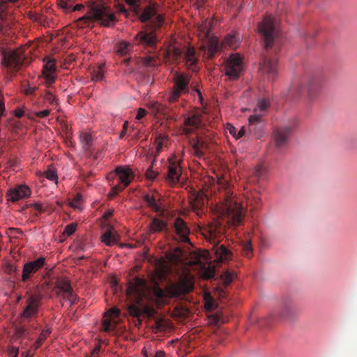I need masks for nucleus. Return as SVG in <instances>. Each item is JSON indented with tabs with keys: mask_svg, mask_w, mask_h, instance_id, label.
Instances as JSON below:
<instances>
[{
	"mask_svg": "<svg viewBox=\"0 0 357 357\" xmlns=\"http://www.w3.org/2000/svg\"><path fill=\"white\" fill-rule=\"evenodd\" d=\"M200 231L205 239L213 245L211 256L208 251L202 254L191 252L188 255L180 248H176L165 252L157 259L154 268H172L170 266L180 264L182 265L180 268L194 265L202 268H216L211 265L212 262L227 264L231 259V253L224 245H218L225 237L226 227L223 222L214 220L200 227Z\"/></svg>",
	"mask_w": 357,
	"mask_h": 357,
	"instance_id": "nucleus-1",
	"label": "nucleus"
},
{
	"mask_svg": "<svg viewBox=\"0 0 357 357\" xmlns=\"http://www.w3.org/2000/svg\"><path fill=\"white\" fill-rule=\"evenodd\" d=\"M219 202L225 204V211L227 216V222L234 226L241 225L243 218V208L242 206L232 197L229 183L225 180L218 183Z\"/></svg>",
	"mask_w": 357,
	"mask_h": 357,
	"instance_id": "nucleus-2",
	"label": "nucleus"
},
{
	"mask_svg": "<svg viewBox=\"0 0 357 357\" xmlns=\"http://www.w3.org/2000/svg\"><path fill=\"white\" fill-rule=\"evenodd\" d=\"M151 291L145 279L139 276L128 280V285L126 294L132 303L128 306L129 314L135 317H139L142 312V301L144 298L148 297Z\"/></svg>",
	"mask_w": 357,
	"mask_h": 357,
	"instance_id": "nucleus-3",
	"label": "nucleus"
},
{
	"mask_svg": "<svg viewBox=\"0 0 357 357\" xmlns=\"http://www.w3.org/2000/svg\"><path fill=\"white\" fill-rule=\"evenodd\" d=\"M201 277L204 280H211V282L217 287H215V290L218 294L220 298H225L227 292L223 289H221V286L226 288L229 284L234 280L236 276V273L234 272H229V269H223L222 272H218V269H199Z\"/></svg>",
	"mask_w": 357,
	"mask_h": 357,
	"instance_id": "nucleus-4",
	"label": "nucleus"
},
{
	"mask_svg": "<svg viewBox=\"0 0 357 357\" xmlns=\"http://www.w3.org/2000/svg\"><path fill=\"white\" fill-rule=\"evenodd\" d=\"M321 88L319 79L313 78L307 83H295L289 89V96L294 98H298L305 95L309 102H312L318 98Z\"/></svg>",
	"mask_w": 357,
	"mask_h": 357,
	"instance_id": "nucleus-5",
	"label": "nucleus"
},
{
	"mask_svg": "<svg viewBox=\"0 0 357 357\" xmlns=\"http://www.w3.org/2000/svg\"><path fill=\"white\" fill-rule=\"evenodd\" d=\"M126 1L137 14L140 13L139 17L142 22L151 21L155 29L160 27L163 24V17L156 13V10L153 6H146L143 10L140 7L142 3H149L150 0H126Z\"/></svg>",
	"mask_w": 357,
	"mask_h": 357,
	"instance_id": "nucleus-6",
	"label": "nucleus"
},
{
	"mask_svg": "<svg viewBox=\"0 0 357 357\" xmlns=\"http://www.w3.org/2000/svg\"><path fill=\"white\" fill-rule=\"evenodd\" d=\"M182 93H183L182 91L173 88L172 91L167 98V101L169 104V106L158 102H151L149 104V108L155 116H163L164 117H168L170 114H176L177 109L176 108V107H174L173 105L178 100Z\"/></svg>",
	"mask_w": 357,
	"mask_h": 357,
	"instance_id": "nucleus-7",
	"label": "nucleus"
},
{
	"mask_svg": "<svg viewBox=\"0 0 357 357\" xmlns=\"http://www.w3.org/2000/svg\"><path fill=\"white\" fill-rule=\"evenodd\" d=\"M116 16L109 8L104 6H96L90 9L89 16L78 19V22L94 20L105 26H109L115 21Z\"/></svg>",
	"mask_w": 357,
	"mask_h": 357,
	"instance_id": "nucleus-8",
	"label": "nucleus"
},
{
	"mask_svg": "<svg viewBox=\"0 0 357 357\" xmlns=\"http://www.w3.org/2000/svg\"><path fill=\"white\" fill-rule=\"evenodd\" d=\"M1 54V63L8 71H17L24 63H28L22 50H3Z\"/></svg>",
	"mask_w": 357,
	"mask_h": 357,
	"instance_id": "nucleus-9",
	"label": "nucleus"
},
{
	"mask_svg": "<svg viewBox=\"0 0 357 357\" xmlns=\"http://www.w3.org/2000/svg\"><path fill=\"white\" fill-rule=\"evenodd\" d=\"M258 31L267 50L273 45L276 35L275 19L272 15L266 16L258 24Z\"/></svg>",
	"mask_w": 357,
	"mask_h": 357,
	"instance_id": "nucleus-10",
	"label": "nucleus"
},
{
	"mask_svg": "<svg viewBox=\"0 0 357 357\" xmlns=\"http://www.w3.org/2000/svg\"><path fill=\"white\" fill-rule=\"evenodd\" d=\"M114 176L118 177V183L113 186V190L115 193H119L123 190L133 180L135 175L132 171L128 167H117L114 173H111L108 179Z\"/></svg>",
	"mask_w": 357,
	"mask_h": 357,
	"instance_id": "nucleus-11",
	"label": "nucleus"
},
{
	"mask_svg": "<svg viewBox=\"0 0 357 357\" xmlns=\"http://www.w3.org/2000/svg\"><path fill=\"white\" fill-rule=\"evenodd\" d=\"M269 107V102L266 99H260L254 110V114L249 118L248 129L250 132H255L257 128L259 130L263 127V116L264 112Z\"/></svg>",
	"mask_w": 357,
	"mask_h": 357,
	"instance_id": "nucleus-12",
	"label": "nucleus"
},
{
	"mask_svg": "<svg viewBox=\"0 0 357 357\" xmlns=\"http://www.w3.org/2000/svg\"><path fill=\"white\" fill-rule=\"evenodd\" d=\"M194 289V278L190 275H185L179 280L169 287V295L171 297H179L187 294Z\"/></svg>",
	"mask_w": 357,
	"mask_h": 357,
	"instance_id": "nucleus-13",
	"label": "nucleus"
},
{
	"mask_svg": "<svg viewBox=\"0 0 357 357\" xmlns=\"http://www.w3.org/2000/svg\"><path fill=\"white\" fill-rule=\"evenodd\" d=\"M211 26V22L205 20L198 27V30L204 35V37L207 38L206 54L207 57L209 59L212 58L215 54V53L219 51L220 49V43L218 39L215 36H209Z\"/></svg>",
	"mask_w": 357,
	"mask_h": 357,
	"instance_id": "nucleus-14",
	"label": "nucleus"
},
{
	"mask_svg": "<svg viewBox=\"0 0 357 357\" xmlns=\"http://www.w3.org/2000/svg\"><path fill=\"white\" fill-rule=\"evenodd\" d=\"M225 75L229 79H237L243 70L242 57L239 54H233L225 61Z\"/></svg>",
	"mask_w": 357,
	"mask_h": 357,
	"instance_id": "nucleus-15",
	"label": "nucleus"
},
{
	"mask_svg": "<svg viewBox=\"0 0 357 357\" xmlns=\"http://www.w3.org/2000/svg\"><path fill=\"white\" fill-rule=\"evenodd\" d=\"M119 314V310L116 307L109 309L104 314L102 322V330L104 331L109 332L116 329Z\"/></svg>",
	"mask_w": 357,
	"mask_h": 357,
	"instance_id": "nucleus-16",
	"label": "nucleus"
},
{
	"mask_svg": "<svg viewBox=\"0 0 357 357\" xmlns=\"http://www.w3.org/2000/svg\"><path fill=\"white\" fill-rule=\"evenodd\" d=\"M20 0H0V20L3 24L0 25V31L3 27H10L12 10H10L9 3H15Z\"/></svg>",
	"mask_w": 357,
	"mask_h": 357,
	"instance_id": "nucleus-17",
	"label": "nucleus"
},
{
	"mask_svg": "<svg viewBox=\"0 0 357 357\" xmlns=\"http://www.w3.org/2000/svg\"><path fill=\"white\" fill-rule=\"evenodd\" d=\"M278 59L274 56H265L259 66V70L267 74L270 78H274L277 74Z\"/></svg>",
	"mask_w": 357,
	"mask_h": 357,
	"instance_id": "nucleus-18",
	"label": "nucleus"
},
{
	"mask_svg": "<svg viewBox=\"0 0 357 357\" xmlns=\"http://www.w3.org/2000/svg\"><path fill=\"white\" fill-rule=\"evenodd\" d=\"M55 288L59 291L58 294L61 292L63 295V298H67L71 303H74L76 300V296L73 293L71 287L70 281L63 278H57L55 284Z\"/></svg>",
	"mask_w": 357,
	"mask_h": 357,
	"instance_id": "nucleus-19",
	"label": "nucleus"
},
{
	"mask_svg": "<svg viewBox=\"0 0 357 357\" xmlns=\"http://www.w3.org/2000/svg\"><path fill=\"white\" fill-rule=\"evenodd\" d=\"M135 41L144 47H153L156 44V36L153 31H140L135 36Z\"/></svg>",
	"mask_w": 357,
	"mask_h": 357,
	"instance_id": "nucleus-20",
	"label": "nucleus"
},
{
	"mask_svg": "<svg viewBox=\"0 0 357 357\" xmlns=\"http://www.w3.org/2000/svg\"><path fill=\"white\" fill-rule=\"evenodd\" d=\"M31 195V190L26 185H20L7 192L8 201L12 202H17L20 199L28 197Z\"/></svg>",
	"mask_w": 357,
	"mask_h": 357,
	"instance_id": "nucleus-21",
	"label": "nucleus"
},
{
	"mask_svg": "<svg viewBox=\"0 0 357 357\" xmlns=\"http://www.w3.org/2000/svg\"><path fill=\"white\" fill-rule=\"evenodd\" d=\"M44 62L43 75L45 79V82L49 84H52L55 81L54 74L56 69L55 61L50 58H45Z\"/></svg>",
	"mask_w": 357,
	"mask_h": 357,
	"instance_id": "nucleus-22",
	"label": "nucleus"
},
{
	"mask_svg": "<svg viewBox=\"0 0 357 357\" xmlns=\"http://www.w3.org/2000/svg\"><path fill=\"white\" fill-rule=\"evenodd\" d=\"M119 236L114 227L111 225H107L101 236L102 242L108 246H112L119 241Z\"/></svg>",
	"mask_w": 357,
	"mask_h": 357,
	"instance_id": "nucleus-23",
	"label": "nucleus"
},
{
	"mask_svg": "<svg viewBox=\"0 0 357 357\" xmlns=\"http://www.w3.org/2000/svg\"><path fill=\"white\" fill-rule=\"evenodd\" d=\"M202 123V117L198 114H192L188 116L184 121L183 133L189 135L197 129Z\"/></svg>",
	"mask_w": 357,
	"mask_h": 357,
	"instance_id": "nucleus-24",
	"label": "nucleus"
},
{
	"mask_svg": "<svg viewBox=\"0 0 357 357\" xmlns=\"http://www.w3.org/2000/svg\"><path fill=\"white\" fill-rule=\"evenodd\" d=\"M174 229L178 236V239L183 243L189 242L188 235L190 229L186 226L185 222L180 218L176 219L174 222Z\"/></svg>",
	"mask_w": 357,
	"mask_h": 357,
	"instance_id": "nucleus-25",
	"label": "nucleus"
},
{
	"mask_svg": "<svg viewBox=\"0 0 357 357\" xmlns=\"http://www.w3.org/2000/svg\"><path fill=\"white\" fill-rule=\"evenodd\" d=\"M174 88L182 91L183 93L189 92L188 84L190 82L189 76L185 73L176 72L174 75Z\"/></svg>",
	"mask_w": 357,
	"mask_h": 357,
	"instance_id": "nucleus-26",
	"label": "nucleus"
},
{
	"mask_svg": "<svg viewBox=\"0 0 357 357\" xmlns=\"http://www.w3.org/2000/svg\"><path fill=\"white\" fill-rule=\"evenodd\" d=\"M291 128L289 126L277 128L274 132L275 145L280 149L285 146L290 135Z\"/></svg>",
	"mask_w": 357,
	"mask_h": 357,
	"instance_id": "nucleus-27",
	"label": "nucleus"
},
{
	"mask_svg": "<svg viewBox=\"0 0 357 357\" xmlns=\"http://www.w3.org/2000/svg\"><path fill=\"white\" fill-rule=\"evenodd\" d=\"M144 200L149 207L158 213L159 216L164 215L165 211L160 199H158L154 195L146 194L144 196Z\"/></svg>",
	"mask_w": 357,
	"mask_h": 357,
	"instance_id": "nucleus-28",
	"label": "nucleus"
},
{
	"mask_svg": "<svg viewBox=\"0 0 357 357\" xmlns=\"http://www.w3.org/2000/svg\"><path fill=\"white\" fill-rule=\"evenodd\" d=\"M181 176V167L179 164L175 162H171L168 167V174L167 181L172 184L179 182Z\"/></svg>",
	"mask_w": 357,
	"mask_h": 357,
	"instance_id": "nucleus-29",
	"label": "nucleus"
},
{
	"mask_svg": "<svg viewBox=\"0 0 357 357\" xmlns=\"http://www.w3.org/2000/svg\"><path fill=\"white\" fill-rule=\"evenodd\" d=\"M190 143L194 155L197 158H202L204 155V150L208 149L206 142L197 137L196 139H192Z\"/></svg>",
	"mask_w": 357,
	"mask_h": 357,
	"instance_id": "nucleus-30",
	"label": "nucleus"
},
{
	"mask_svg": "<svg viewBox=\"0 0 357 357\" xmlns=\"http://www.w3.org/2000/svg\"><path fill=\"white\" fill-rule=\"evenodd\" d=\"M184 62L189 70L194 72L196 71L197 59L195 56V51L194 48L189 47L185 52Z\"/></svg>",
	"mask_w": 357,
	"mask_h": 357,
	"instance_id": "nucleus-31",
	"label": "nucleus"
},
{
	"mask_svg": "<svg viewBox=\"0 0 357 357\" xmlns=\"http://www.w3.org/2000/svg\"><path fill=\"white\" fill-rule=\"evenodd\" d=\"M38 301L33 297H30L27 301V305L24 310L22 315L26 318H31L37 314Z\"/></svg>",
	"mask_w": 357,
	"mask_h": 357,
	"instance_id": "nucleus-32",
	"label": "nucleus"
},
{
	"mask_svg": "<svg viewBox=\"0 0 357 357\" xmlns=\"http://www.w3.org/2000/svg\"><path fill=\"white\" fill-rule=\"evenodd\" d=\"M80 141L82 145V148L86 152L89 157H93L94 159L97 158V155H93L91 147L93 146V139L91 134L87 132L82 133L80 135Z\"/></svg>",
	"mask_w": 357,
	"mask_h": 357,
	"instance_id": "nucleus-33",
	"label": "nucleus"
},
{
	"mask_svg": "<svg viewBox=\"0 0 357 357\" xmlns=\"http://www.w3.org/2000/svg\"><path fill=\"white\" fill-rule=\"evenodd\" d=\"M167 228V222L155 217L152 218L149 225V234L159 233L165 231Z\"/></svg>",
	"mask_w": 357,
	"mask_h": 357,
	"instance_id": "nucleus-34",
	"label": "nucleus"
},
{
	"mask_svg": "<svg viewBox=\"0 0 357 357\" xmlns=\"http://www.w3.org/2000/svg\"><path fill=\"white\" fill-rule=\"evenodd\" d=\"M239 43V37L236 35V33L228 34L224 38L222 43L220 44L219 50L223 47L236 49L238 47Z\"/></svg>",
	"mask_w": 357,
	"mask_h": 357,
	"instance_id": "nucleus-35",
	"label": "nucleus"
},
{
	"mask_svg": "<svg viewBox=\"0 0 357 357\" xmlns=\"http://www.w3.org/2000/svg\"><path fill=\"white\" fill-rule=\"evenodd\" d=\"M183 54V52L178 47H171L166 52V57L173 63H178Z\"/></svg>",
	"mask_w": 357,
	"mask_h": 357,
	"instance_id": "nucleus-36",
	"label": "nucleus"
},
{
	"mask_svg": "<svg viewBox=\"0 0 357 357\" xmlns=\"http://www.w3.org/2000/svg\"><path fill=\"white\" fill-rule=\"evenodd\" d=\"M131 49V44L126 41H121L116 45V52L121 56L126 55Z\"/></svg>",
	"mask_w": 357,
	"mask_h": 357,
	"instance_id": "nucleus-37",
	"label": "nucleus"
},
{
	"mask_svg": "<svg viewBox=\"0 0 357 357\" xmlns=\"http://www.w3.org/2000/svg\"><path fill=\"white\" fill-rule=\"evenodd\" d=\"M51 330L49 328L43 330L40 334L37 340L31 347V349H33L34 351L37 350L42 345L43 342L46 340L47 337L51 333Z\"/></svg>",
	"mask_w": 357,
	"mask_h": 357,
	"instance_id": "nucleus-38",
	"label": "nucleus"
},
{
	"mask_svg": "<svg viewBox=\"0 0 357 357\" xmlns=\"http://www.w3.org/2000/svg\"><path fill=\"white\" fill-rule=\"evenodd\" d=\"M45 258L43 257H40L35 260L25 263L23 266V268H41L45 264Z\"/></svg>",
	"mask_w": 357,
	"mask_h": 357,
	"instance_id": "nucleus-39",
	"label": "nucleus"
},
{
	"mask_svg": "<svg viewBox=\"0 0 357 357\" xmlns=\"http://www.w3.org/2000/svg\"><path fill=\"white\" fill-rule=\"evenodd\" d=\"M104 65L98 66L95 69L91 75V79L93 82H100L104 78Z\"/></svg>",
	"mask_w": 357,
	"mask_h": 357,
	"instance_id": "nucleus-40",
	"label": "nucleus"
},
{
	"mask_svg": "<svg viewBox=\"0 0 357 357\" xmlns=\"http://www.w3.org/2000/svg\"><path fill=\"white\" fill-rule=\"evenodd\" d=\"M27 16L31 20L37 22L40 25H43L45 23V18L40 14L29 11L27 13Z\"/></svg>",
	"mask_w": 357,
	"mask_h": 357,
	"instance_id": "nucleus-41",
	"label": "nucleus"
},
{
	"mask_svg": "<svg viewBox=\"0 0 357 357\" xmlns=\"http://www.w3.org/2000/svg\"><path fill=\"white\" fill-rule=\"evenodd\" d=\"M142 64L148 68H155L158 65V61L153 56H146L142 59Z\"/></svg>",
	"mask_w": 357,
	"mask_h": 357,
	"instance_id": "nucleus-42",
	"label": "nucleus"
},
{
	"mask_svg": "<svg viewBox=\"0 0 357 357\" xmlns=\"http://www.w3.org/2000/svg\"><path fill=\"white\" fill-rule=\"evenodd\" d=\"M58 5L66 13L72 11L73 2L71 0H59Z\"/></svg>",
	"mask_w": 357,
	"mask_h": 357,
	"instance_id": "nucleus-43",
	"label": "nucleus"
},
{
	"mask_svg": "<svg viewBox=\"0 0 357 357\" xmlns=\"http://www.w3.org/2000/svg\"><path fill=\"white\" fill-rule=\"evenodd\" d=\"M229 130L230 134L236 139H239L241 137L244 136L246 131L245 128L243 126L241 127L238 131H237L236 128L231 126L229 128Z\"/></svg>",
	"mask_w": 357,
	"mask_h": 357,
	"instance_id": "nucleus-44",
	"label": "nucleus"
},
{
	"mask_svg": "<svg viewBox=\"0 0 357 357\" xmlns=\"http://www.w3.org/2000/svg\"><path fill=\"white\" fill-rule=\"evenodd\" d=\"M165 141H167V137L165 136L159 135L155 138V144L156 146V154L157 155L159 154V153L161 151V150L164 146V142Z\"/></svg>",
	"mask_w": 357,
	"mask_h": 357,
	"instance_id": "nucleus-45",
	"label": "nucleus"
},
{
	"mask_svg": "<svg viewBox=\"0 0 357 357\" xmlns=\"http://www.w3.org/2000/svg\"><path fill=\"white\" fill-rule=\"evenodd\" d=\"M38 269H22V280L23 282L29 281L31 276L36 272Z\"/></svg>",
	"mask_w": 357,
	"mask_h": 357,
	"instance_id": "nucleus-46",
	"label": "nucleus"
},
{
	"mask_svg": "<svg viewBox=\"0 0 357 357\" xmlns=\"http://www.w3.org/2000/svg\"><path fill=\"white\" fill-rule=\"evenodd\" d=\"M76 227L77 225L75 223H70L66 225L63 232V235L70 236L75 231Z\"/></svg>",
	"mask_w": 357,
	"mask_h": 357,
	"instance_id": "nucleus-47",
	"label": "nucleus"
},
{
	"mask_svg": "<svg viewBox=\"0 0 357 357\" xmlns=\"http://www.w3.org/2000/svg\"><path fill=\"white\" fill-rule=\"evenodd\" d=\"M243 255L248 257H249L252 255V248L250 241H247L244 243V245L243 246Z\"/></svg>",
	"mask_w": 357,
	"mask_h": 357,
	"instance_id": "nucleus-48",
	"label": "nucleus"
},
{
	"mask_svg": "<svg viewBox=\"0 0 357 357\" xmlns=\"http://www.w3.org/2000/svg\"><path fill=\"white\" fill-rule=\"evenodd\" d=\"M45 177L50 181H57V175L56 172L52 169H48L45 172Z\"/></svg>",
	"mask_w": 357,
	"mask_h": 357,
	"instance_id": "nucleus-49",
	"label": "nucleus"
},
{
	"mask_svg": "<svg viewBox=\"0 0 357 357\" xmlns=\"http://www.w3.org/2000/svg\"><path fill=\"white\" fill-rule=\"evenodd\" d=\"M169 269H153V272L151 274L155 275L160 280H162V278L165 276V275L167 273V271H169Z\"/></svg>",
	"mask_w": 357,
	"mask_h": 357,
	"instance_id": "nucleus-50",
	"label": "nucleus"
},
{
	"mask_svg": "<svg viewBox=\"0 0 357 357\" xmlns=\"http://www.w3.org/2000/svg\"><path fill=\"white\" fill-rule=\"evenodd\" d=\"M265 169L261 166H257L255 169V176L259 178H262L265 175Z\"/></svg>",
	"mask_w": 357,
	"mask_h": 357,
	"instance_id": "nucleus-51",
	"label": "nucleus"
},
{
	"mask_svg": "<svg viewBox=\"0 0 357 357\" xmlns=\"http://www.w3.org/2000/svg\"><path fill=\"white\" fill-rule=\"evenodd\" d=\"M19 349L15 347H10L8 348L9 357H18Z\"/></svg>",
	"mask_w": 357,
	"mask_h": 357,
	"instance_id": "nucleus-52",
	"label": "nucleus"
},
{
	"mask_svg": "<svg viewBox=\"0 0 357 357\" xmlns=\"http://www.w3.org/2000/svg\"><path fill=\"white\" fill-rule=\"evenodd\" d=\"M45 100L50 105H53L55 101V96L50 92H47L45 94Z\"/></svg>",
	"mask_w": 357,
	"mask_h": 357,
	"instance_id": "nucleus-53",
	"label": "nucleus"
},
{
	"mask_svg": "<svg viewBox=\"0 0 357 357\" xmlns=\"http://www.w3.org/2000/svg\"><path fill=\"white\" fill-rule=\"evenodd\" d=\"M157 176L155 172H154L152 169V167H150L146 172V176L149 179H154Z\"/></svg>",
	"mask_w": 357,
	"mask_h": 357,
	"instance_id": "nucleus-54",
	"label": "nucleus"
},
{
	"mask_svg": "<svg viewBox=\"0 0 357 357\" xmlns=\"http://www.w3.org/2000/svg\"><path fill=\"white\" fill-rule=\"evenodd\" d=\"M29 206L32 207L34 209L36 213H41L42 212L44 211V208L40 204H38V203L31 204L29 205Z\"/></svg>",
	"mask_w": 357,
	"mask_h": 357,
	"instance_id": "nucleus-55",
	"label": "nucleus"
},
{
	"mask_svg": "<svg viewBox=\"0 0 357 357\" xmlns=\"http://www.w3.org/2000/svg\"><path fill=\"white\" fill-rule=\"evenodd\" d=\"M50 114V110L49 109H44L38 112H36L35 115L36 117L39 119L45 118L47 116Z\"/></svg>",
	"mask_w": 357,
	"mask_h": 357,
	"instance_id": "nucleus-56",
	"label": "nucleus"
},
{
	"mask_svg": "<svg viewBox=\"0 0 357 357\" xmlns=\"http://www.w3.org/2000/svg\"><path fill=\"white\" fill-rule=\"evenodd\" d=\"M147 114V112L143 108H139L137 111V114L136 115V119L138 120L144 118Z\"/></svg>",
	"mask_w": 357,
	"mask_h": 357,
	"instance_id": "nucleus-57",
	"label": "nucleus"
},
{
	"mask_svg": "<svg viewBox=\"0 0 357 357\" xmlns=\"http://www.w3.org/2000/svg\"><path fill=\"white\" fill-rule=\"evenodd\" d=\"M82 199V196L80 195H77L76 197L73 199V202L70 204L72 207H77V204H78Z\"/></svg>",
	"mask_w": 357,
	"mask_h": 357,
	"instance_id": "nucleus-58",
	"label": "nucleus"
},
{
	"mask_svg": "<svg viewBox=\"0 0 357 357\" xmlns=\"http://www.w3.org/2000/svg\"><path fill=\"white\" fill-rule=\"evenodd\" d=\"M35 90H36L35 87L29 86L26 89H24V93L26 95H31L34 93Z\"/></svg>",
	"mask_w": 357,
	"mask_h": 357,
	"instance_id": "nucleus-59",
	"label": "nucleus"
},
{
	"mask_svg": "<svg viewBox=\"0 0 357 357\" xmlns=\"http://www.w3.org/2000/svg\"><path fill=\"white\" fill-rule=\"evenodd\" d=\"M15 114L17 117L20 118L24 115V111L20 109H17L15 111Z\"/></svg>",
	"mask_w": 357,
	"mask_h": 357,
	"instance_id": "nucleus-60",
	"label": "nucleus"
},
{
	"mask_svg": "<svg viewBox=\"0 0 357 357\" xmlns=\"http://www.w3.org/2000/svg\"><path fill=\"white\" fill-rule=\"evenodd\" d=\"M154 357H165V354L162 351H157Z\"/></svg>",
	"mask_w": 357,
	"mask_h": 357,
	"instance_id": "nucleus-61",
	"label": "nucleus"
},
{
	"mask_svg": "<svg viewBox=\"0 0 357 357\" xmlns=\"http://www.w3.org/2000/svg\"><path fill=\"white\" fill-rule=\"evenodd\" d=\"M83 8L82 4H77L72 7V11L80 10Z\"/></svg>",
	"mask_w": 357,
	"mask_h": 357,
	"instance_id": "nucleus-62",
	"label": "nucleus"
},
{
	"mask_svg": "<svg viewBox=\"0 0 357 357\" xmlns=\"http://www.w3.org/2000/svg\"><path fill=\"white\" fill-rule=\"evenodd\" d=\"M220 321V318L217 316V315H215V316H213L211 317V322L214 323V324H218Z\"/></svg>",
	"mask_w": 357,
	"mask_h": 357,
	"instance_id": "nucleus-63",
	"label": "nucleus"
},
{
	"mask_svg": "<svg viewBox=\"0 0 357 357\" xmlns=\"http://www.w3.org/2000/svg\"><path fill=\"white\" fill-rule=\"evenodd\" d=\"M112 215V211H108L105 213L104 218H108L111 217Z\"/></svg>",
	"mask_w": 357,
	"mask_h": 357,
	"instance_id": "nucleus-64",
	"label": "nucleus"
}]
</instances>
